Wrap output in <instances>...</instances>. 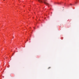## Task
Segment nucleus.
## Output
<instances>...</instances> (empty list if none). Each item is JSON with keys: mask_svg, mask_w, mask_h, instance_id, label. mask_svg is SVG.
I'll use <instances>...</instances> for the list:
<instances>
[{"mask_svg": "<svg viewBox=\"0 0 79 79\" xmlns=\"http://www.w3.org/2000/svg\"><path fill=\"white\" fill-rule=\"evenodd\" d=\"M38 2H40V3H42V2H42V1L41 0H38Z\"/></svg>", "mask_w": 79, "mask_h": 79, "instance_id": "f03ea898", "label": "nucleus"}, {"mask_svg": "<svg viewBox=\"0 0 79 79\" xmlns=\"http://www.w3.org/2000/svg\"><path fill=\"white\" fill-rule=\"evenodd\" d=\"M44 4L48 5V6H50V5L47 2V0H44Z\"/></svg>", "mask_w": 79, "mask_h": 79, "instance_id": "f257e3e1", "label": "nucleus"}, {"mask_svg": "<svg viewBox=\"0 0 79 79\" xmlns=\"http://www.w3.org/2000/svg\"><path fill=\"white\" fill-rule=\"evenodd\" d=\"M4 1H5V0H3Z\"/></svg>", "mask_w": 79, "mask_h": 79, "instance_id": "423d86ee", "label": "nucleus"}, {"mask_svg": "<svg viewBox=\"0 0 79 79\" xmlns=\"http://www.w3.org/2000/svg\"><path fill=\"white\" fill-rule=\"evenodd\" d=\"M70 5H72V4H70Z\"/></svg>", "mask_w": 79, "mask_h": 79, "instance_id": "39448f33", "label": "nucleus"}, {"mask_svg": "<svg viewBox=\"0 0 79 79\" xmlns=\"http://www.w3.org/2000/svg\"><path fill=\"white\" fill-rule=\"evenodd\" d=\"M75 3L76 4V3H77V2H75Z\"/></svg>", "mask_w": 79, "mask_h": 79, "instance_id": "20e7f679", "label": "nucleus"}, {"mask_svg": "<svg viewBox=\"0 0 79 79\" xmlns=\"http://www.w3.org/2000/svg\"><path fill=\"white\" fill-rule=\"evenodd\" d=\"M50 68H51V67H49L48 68V69H50Z\"/></svg>", "mask_w": 79, "mask_h": 79, "instance_id": "7ed1b4c3", "label": "nucleus"}]
</instances>
